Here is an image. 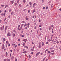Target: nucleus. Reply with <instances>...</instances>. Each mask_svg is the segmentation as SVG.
Segmentation results:
<instances>
[{"label": "nucleus", "instance_id": "0e129e2a", "mask_svg": "<svg viewBox=\"0 0 61 61\" xmlns=\"http://www.w3.org/2000/svg\"><path fill=\"white\" fill-rule=\"evenodd\" d=\"M47 60H48V59H47L46 60V61H47Z\"/></svg>", "mask_w": 61, "mask_h": 61}, {"label": "nucleus", "instance_id": "39448f33", "mask_svg": "<svg viewBox=\"0 0 61 61\" xmlns=\"http://www.w3.org/2000/svg\"><path fill=\"white\" fill-rule=\"evenodd\" d=\"M7 36H11V34H10V33L9 32L7 33Z\"/></svg>", "mask_w": 61, "mask_h": 61}, {"label": "nucleus", "instance_id": "4be33fe9", "mask_svg": "<svg viewBox=\"0 0 61 61\" xmlns=\"http://www.w3.org/2000/svg\"><path fill=\"white\" fill-rule=\"evenodd\" d=\"M8 54V53H7V52H6V56H7V55Z\"/></svg>", "mask_w": 61, "mask_h": 61}, {"label": "nucleus", "instance_id": "4468645a", "mask_svg": "<svg viewBox=\"0 0 61 61\" xmlns=\"http://www.w3.org/2000/svg\"><path fill=\"white\" fill-rule=\"evenodd\" d=\"M36 11V10H35V9H34L33 10V11L32 12V13H34V12H36V11Z\"/></svg>", "mask_w": 61, "mask_h": 61}, {"label": "nucleus", "instance_id": "ea45409f", "mask_svg": "<svg viewBox=\"0 0 61 61\" xmlns=\"http://www.w3.org/2000/svg\"><path fill=\"white\" fill-rule=\"evenodd\" d=\"M1 6L2 7H4V5H1Z\"/></svg>", "mask_w": 61, "mask_h": 61}, {"label": "nucleus", "instance_id": "58836bf2", "mask_svg": "<svg viewBox=\"0 0 61 61\" xmlns=\"http://www.w3.org/2000/svg\"><path fill=\"white\" fill-rule=\"evenodd\" d=\"M3 15H4V14L2 13V14H1V16H3Z\"/></svg>", "mask_w": 61, "mask_h": 61}, {"label": "nucleus", "instance_id": "aec40b11", "mask_svg": "<svg viewBox=\"0 0 61 61\" xmlns=\"http://www.w3.org/2000/svg\"><path fill=\"white\" fill-rule=\"evenodd\" d=\"M7 26H6V27L5 28V30H6L7 29Z\"/></svg>", "mask_w": 61, "mask_h": 61}, {"label": "nucleus", "instance_id": "37998d69", "mask_svg": "<svg viewBox=\"0 0 61 61\" xmlns=\"http://www.w3.org/2000/svg\"><path fill=\"white\" fill-rule=\"evenodd\" d=\"M28 26H29V25H30V23H28L27 24Z\"/></svg>", "mask_w": 61, "mask_h": 61}, {"label": "nucleus", "instance_id": "338daca9", "mask_svg": "<svg viewBox=\"0 0 61 61\" xmlns=\"http://www.w3.org/2000/svg\"><path fill=\"white\" fill-rule=\"evenodd\" d=\"M10 51L11 52H12V50H10Z\"/></svg>", "mask_w": 61, "mask_h": 61}, {"label": "nucleus", "instance_id": "69168bd1", "mask_svg": "<svg viewBox=\"0 0 61 61\" xmlns=\"http://www.w3.org/2000/svg\"><path fill=\"white\" fill-rule=\"evenodd\" d=\"M57 44H58L59 43V42L58 41H57L56 42Z\"/></svg>", "mask_w": 61, "mask_h": 61}, {"label": "nucleus", "instance_id": "72a5a7b5", "mask_svg": "<svg viewBox=\"0 0 61 61\" xmlns=\"http://www.w3.org/2000/svg\"><path fill=\"white\" fill-rule=\"evenodd\" d=\"M24 25V24H22L21 25V27H23V25Z\"/></svg>", "mask_w": 61, "mask_h": 61}, {"label": "nucleus", "instance_id": "c756f323", "mask_svg": "<svg viewBox=\"0 0 61 61\" xmlns=\"http://www.w3.org/2000/svg\"><path fill=\"white\" fill-rule=\"evenodd\" d=\"M6 20V18H5L4 19V21L5 22V21Z\"/></svg>", "mask_w": 61, "mask_h": 61}, {"label": "nucleus", "instance_id": "8fccbe9b", "mask_svg": "<svg viewBox=\"0 0 61 61\" xmlns=\"http://www.w3.org/2000/svg\"><path fill=\"white\" fill-rule=\"evenodd\" d=\"M28 13H30V10H28Z\"/></svg>", "mask_w": 61, "mask_h": 61}, {"label": "nucleus", "instance_id": "4c0bfd02", "mask_svg": "<svg viewBox=\"0 0 61 61\" xmlns=\"http://www.w3.org/2000/svg\"><path fill=\"white\" fill-rule=\"evenodd\" d=\"M16 47H17V45H15V46L14 47L15 48H16Z\"/></svg>", "mask_w": 61, "mask_h": 61}, {"label": "nucleus", "instance_id": "13d9d810", "mask_svg": "<svg viewBox=\"0 0 61 61\" xmlns=\"http://www.w3.org/2000/svg\"><path fill=\"white\" fill-rule=\"evenodd\" d=\"M50 39H49L48 40V41L49 42H50Z\"/></svg>", "mask_w": 61, "mask_h": 61}, {"label": "nucleus", "instance_id": "09e8293b", "mask_svg": "<svg viewBox=\"0 0 61 61\" xmlns=\"http://www.w3.org/2000/svg\"><path fill=\"white\" fill-rule=\"evenodd\" d=\"M17 5V3H15V6H16V5Z\"/></svg>", "mask_w": 61, "mask_h": 61}, {"label": "nucleus", "instance_id": "4d7b16f0", "mask_svg": "<svg viewBox=\"0 0 61 61\" xmlns=\"http://www.w3.org/2000/svg\"><path fill=\"white\" fill-rule=\"evenodd\" d=\"M18 41H19H19H20V39H18Z\"/></svg>", "mask_w": 61, "mask_h": 61}, {"label": "nucleus", "instance_id": "774afa93", "mask_svg": "<svg viewBox=\"0 0 61 61\" xmlns=\"http://www.w3.org/2000/svg\"><path fill=\"white\" fill-rule=\"evenodd\" d=\"M27 27L28 28H29V26H27Z\"/></svg>", "mask_w": 61, "mask_h": 61}, {"label": "nucleus", "instance_id": "bf43d9fd", "mask_svg": "<svg viewBox=\"0 0 61 61\" xmlns=\"http://www.w3.org/2000/svg\"><path fill=\"white\" fill-rule=\"evenodd\" d=\"M25 50V49H23V51H24Z\"/></svg>", "mask_w": 61, "mask_h": 61}, {"label": "nucleus", "instance_id": "7ed1b4c3", "mask_svg": "<svg viewBox=\"0 0 61 61\" xmlns=\"http://www.w3.org/2000/svg\"><path fill=\"white\" fill-rule=\"evenodd\" d=\"M41 43L39 42V46H38L39 48H41Z\"/></svg>", "mask_w": 61, "mask_h": 61}, {"label": "nucleus", "instance_id": "f3484780", "mask_svg": "<svg viewBox=\"0 0 61 61\" xmlns=\"http://www.w3.org/2000/svg\"><path fill=\"white\" fill-rule=\"evenodd\" d=\"M28 56L29 57V58H31V56H30V55H29Z\"/></svg>", "mask_w": 61, "mask_h": 61}, {"label": "nucleus", "instance_id": "5701e85b", "mask_svg": "<svg viewBox=\"0 0 61 61\" xmlns=\"http://www.w3.org/2000/svg\"><path fill=\"white\" fill-rule=\"evenodd\" d=\"M11 17V16L10 15H9L8 16V18H10V17Z\"/></svg>", "mask_w": 61, "mask_h": 61}, {"label": "nucleus", "instance_id": "5fc2aeb1", "mask_svg": "<svg viewBox=\"0 0 61 61\" xmlns=\"http://www.w3.org/2000/svg\"><path fill=\"white\" fill-rule=\"evenodd\" d=\"M48 7H46V9H48Z\"/></svg>", "mask_w": 61, "mask_h": 61}, {"label": "nucleus", "instance_id": "e433bc0d", "mask_svg": "<svg viewBox=\"0 0 61 61\" xmlns=\"http://www.w3.org/2000/svg\"><path fill=\"white\" fill-rule=\"evenodd\" d=\"M6 59H5L4 60V61H6Z\"/></svg>", "mask_w": 61, "mask_h": 61}, {"label": "nucleus", "instance_id": "2eb2a0df", "mask_svg": "<svg viewBox=\"0 0 61 61\" xmlns=\"http://www.w3.org/2000/svg\"><path fill=\"white\" fill-rule=\"evenodd\" d=\"M29 5H32V3H31V2L30 1L29 2Z\"/></svg>", "mask_w": 61, "mask_h": 61}, {"label": "nucleus", "instance_id": "ddd939ff", "mask_svg": "<svg viewBox=\"0 0 61 61\" xmlns=\"http://www.w3.org/2000/svg\"><path fill=\"white\" fill-rule=\"evenodd\" d=\"M24 48H26L28 49V46H24Z\"/></svg>", "mask_w": 61, "mask_h": 61}, {"label": "nucleus", "instance_id": "bb28decb", "mask_svg": "<svg viewBox=\"0 0 61 61\" xmlns=\"http://www.w3.org/2000/svg\"><path fill=\"white\" fill-rule=\"evenodd\" d=\"M6 44H8L9 43V42H8V41H6Z\"/></svg>", "mask_w": 61, "mask_h": 61}, {"label": "nucleus", "instance_id": "9b49d317", "mask_svg": "<svg viewBox=\"0 0 61 61\" xmlns=\"http://www.w3.org/2000/svg\"><path fill=\"white\" fill-rule=\"evenodd\" d=\"M9 6L8 5H5V8H6V7H8Z\"/></svg>", "mask_w": 61, "mask_h": 61}, {"label": "nucleus", "instance_id": "a18cd8bd", "mask_svg": "<svg viewBox=\"0 0 61 61\" xmlns=\"http://www.w3.org/2000/svg\"><path fill=\"white\" fill-rule=\"evenodd\" d=\"M10 59H8V60H7V61H10Z\"/></svg>", "mask_w": 61, "mask_h": 61}, {"label": "nucleus", "instance_id": "a878e982", "mask_svg": "<svg viewBox=\"0 0 61 61\" xmlns=\"http://www.w3.org/2000/svg\"><path fill=\"white\" fill-rule=\"evenodd\" d=\"M53 4H52L51 5V8H53Z\"/></svg>", "mask_w": 61, "mask_h": 61}, {"label": "nucleus", "instance_id": "49530a36", "mask_svg": "<svg viewBox=\"0 0 61 61\" xmlns=\"http://www.w3.org/2000/svg\"><path fill=\"white\" fill-rule=\"evenodd\" d=\"M45 40H46V36H45Z\"/></svg>", "mask_w": 61, "mask_h": 61}, {"label": "nucleus", "instance_id": "473e14b6", "mask_svg": "<svg viewBox=\"0 0 61 61\" xmlns=\"http://www.w3.org/2000/svg\"><path fill=\"white\" fill-rule=\"evenodd\" d=\"M51 52H54V50H53L52 51H51Z\"/></svg>", "mask_w": 61, "mask_h": 61}, {"label": "nucleus", "instance_id": "b1692460", "mask_svg": "<svg viewBox=\"0 0 61 61\" xmlns=\"http://www.w3.org/2000/svg\"><path fill=\"white\" fill-rule=\"evenodd\" d=\"M3 15L4 17L5 16V13H4V14H3Z\"/></svg>", "mask_w": 61, "mask_h": 61}, {"label": "nucleus", "instance_id": "603ef678", "mask_svg": "<svg viewBox=\"0 0 61 61\" xmlns=\"http://www.w3.org/2000/svg\"><path fill=\"white\" fill-rule=\"evenodd\" d=\"M22 37H24V36L23 35H22Z\"/></svg>", "mask_w": 61, "mask_h": 61}, {"label": "nucleus", "instance_id": "c9c22d12", "mask_svg": "<svg viewBox=\"0 0 61 61\" xmlns=\"http://www.w3.org/2000/svg\"><path fill=\"white\" fill-rule=\"evenodd\" d=\"M19 0H18L17 1V3H19Z\"/></svg>", "mask_w": 61, "mask_h": 61}, {"label": "nucleus", "instance_id": "2f4dec72", "mask_svg": "<svg viewBox=\"0 0 61 61\" xmlns=\"http://www.w3.org/2000/svg\"><path fill=\"white\" fill-rule=\"evenodd\" d=\"M46 59V57H45L44 59L43 60H42V61H44V60H45V59Z\"/></svg>", "mask_w": 61, "mask_h": 61}, {"label": "nucleus", "instance_id": "c03bdc74", "mask_svg": "<svg viewBox=\"0 0 61 61\" xmlns=\"http://www.w3.org/2000/svg\"><path fill=\"white\" fill-rule=\"evenodd\" d=\"M40 31H41L42 30V29L41 28H40Z\"/></svg>", "mask_w": 61, "mask_h": 61}, {"label": "nucleus", "instance_id": "dca6fc26", "mask_svg": "<svg viewBox=\"0 0 61 61\" xmlns=\"http://www.w3.org/2000/svg\"><path fill=\"white\" fill-rule=\"evenodd\" d=\"M14 57L13 56H12L11 57V59L12 60H13L14 59Z\"/></svg>", "mask_w": 61, "mask_h": 61}, {"label": "nucleus", "instance_id": "412c9836", "mask_svg": "<svg viewBox=\"0 0 61 61\" xmlns=\"http://www.w3.org/2000/svg\"><path fill=\"white\" fill-rule=\"evenodd\" d=\"M14 0H13L11 1V3L12 4H13V3H14Z\"/></svg>", "mask_w": 61, "mask_h": 61}, {"label": "nucleus", "instance_id": "9d476101", "mask_svg": "<svg viewBox=\"0 0 61 61\" xmlns=\"http://www.w3.org/2000/svg\"><path fill=\"white\" fill-rule=\"evenodd\" d=\"M27 39H24V40H23V41H27Z\"/></svg>", "mask_w": 61, "mask_h": 61}, {"label": "nucleus", "instance_id": "0eeeda50", "mask_svg": "<svg viewBox=\"0 0 61 61\" xmlns=\"http://www.w3.org/2000/svg\"><path fill=\"white\" fill-rule=\"evenodd\" d=\"M27 53V52L26 51H25L24 52H22V53H23V54H26Z\"/></svg>", "mask_w": 61, "mask_h": 61}, {"label": "nucleus", "instance_id": "cd10ccee", "mask_svg": "<svg viewBox=\"0 0 61 61\" xmlns=\"http://www.w3.org/2000/svg\"><path fill=\"white\" fill-rule=\"evenodd\" d=\"M9 10V12H11V9Z\"/></svg>", "mask_w": 61, "mask_h": 61}, {"label": "nucleus", "instance_id": "f8f14e48", "mask_svg": "<svg viewBox=\"0 0 61 61\" xmlns=\"http://www.w3.org/2000/svg\"><path fill=\"white\" fill-rule=\"evenodd\" d=\"M23 3H25V2H26V1L25 0H24L23 1Z\"/></svg>", "mask_w": 61, "mask_h": 61}, {"label": "nucleus", "instance_id": "6e6552de", "mask_svg": "<svg viewBox=\"0 0 61 61\" xmlns=\"http://www.w3.org/2000/svg\"><path fill=\"white\" fill-rule=\"evenodd\" d=\"M19 6H20V7H22V5H21V4H20L19 5Z\"/></svg>", "mask_w": 61, "mask_h": 61}, {"label": "nucleus", "instance_id": "7c9ffc66", "mask_svg": "<svg viewBox=\"0 0 61 61\" xmlns=\"http://www.w3.org/2000/svg\"><path fill=\"white\" fill-rule=\"evenodd\" d=\"M3 40H4V41L5 42V39L4 38L3 39Z\"/></svg>", "mask_w": 61, "mask_h": 61}, {"label": "nucleus", "instance_id": "6ab92c4d", "mask_svg": "<svg viewBox=\"0 0 61 61\" xmlns=\"http://www.w3.org/2000/svg\"><path fill=\"white\" fill-rule=\"evenodd\" d=\"M12 35L13 37H15V34H13Z\"/></svg>", "mask_w": 61, "mask_h": 61}, {"label": "nucleus", "instance_id": "864d4df0", "mask_svg": "<svg viewBox=\"0 0 61 61\" xmlns=\"http://www.w3.org/2000/svg\"><path fill=\"white\" fill-rule=\"evenodd\" d=\"M34 6H35V5L33 4V7H34Z\"/></svg>", "mask_w": 61, "mask_h": 61}, {"label": "nucleus", "instance_id": "680f3d73", "mask_svg": "<svg viewBox=\"0 0 61 61\" xmlns=\"http://www.w3.org/2000/svg\"><path fill=\"white\" fill-rule=\"evenodd\" d=\"M44 43H43L42 44V46H44Z\"/></svg>", "mask_w": 61, "mask_h": 61}, {"label": "nucleus", "instance_id": "f704fd0d", "mask_svg": "<svg viewBox=\"0 0 61 61\" xmlns=\"http://www.w3.org/2000/svg\"><path fill=\"white\" fill-rule=\"evenodd\" d=\"M51 54L52 55H54V54H55V53H51Z\"/></svg>", "mask_w": 61, "mask_h": 61}, {"label": "nucleus", "instance_id": "c85d7f7f", "mask_svg": "<svg viewBox=\"0 0 61 61\" xmlns=\"http://www.w3.org/2000/svg\"><path fill=\"white\" fill-rule=\"evenodd\" d=\"M48 54H49L50 53V51H48Z\"/></svg>", "mask_w": 61, "mask_h": 61}, {"label": "nucleus", "instance_id": "6e6d98bb", "mask_svg": "<svg viewBox=\"0 0 61 61\" xmlns=\"http://www.w3.org/2000/svg\"><path fill=\"white\" fill-rule=\"evenodd\" d=\"M11 56H12V55H11V54H10V56L11 57Z\"/></svg>", "mask_w": 61, "mask_h": 61}, {"label": "nucleus", "instance_id": "f257e3e1", "mask_svg": "<svg viewBox=\"0 0 61 61\" xmlns=\"http://www.w3.org/2000/svg\"><path fill=\"white\" fill-rule=\"evenodd\" d=\"M20 25H18V27L17 29L18 30H19V31H20L21 29H22V27H21L19 28H20Z\"/></svg>", "mask_w": 61, "mask_h": 61}, {"label": "nucleus", "instance_id": "a211bd4d", "mask_svg": "<svg viewBox=\"0 0 61 61\" xmlns=\"http://www.w3.org/2000/svg\"><path fill=\"white\" fill-rule=\"evenodd\" d=\"M25 18H26V20H28V19H29L28 18H27V16H26V17Z\"/></svg>", "mask_w": 61, "mask_h": 61}, {"label": "nucleus", "instance_id": "de8ad7c7", "mask_svg": "<svg viewBox=\"0 0 61 61\" xmlns=\"http://www.w3.org/2000/svg\"><path fill=\"white\" fill-rule=\"evenodd\" d=\"M48 49H46L45 51L46 52V51H48Z\"/></svg>", "mask_w": 61, "mask_h": 61}, {"label": "nucleus", "instance_id": "e2e57ef3", "mask_svg": "<svg viewBox=\"0 0 61 61\" xmlns=\"http://www.w3.org/2000/svg\"><path fill=\"white\" fill-rule=\"evenodd\" d=\"M15 61H17V59H16V58Z\"/></svg>", "mask_w": 61, "mask_h": 61}, {"label": "nucleus", "instance_id": "3c124183", "mask_svg": "<svg viewBox=\"0 0 61 61\" xmlns=\"http://www.w3.org/2000/svg\"><path fill=\"white\" fill-rule=\"evenodd\" d=\"M48 44V42H46V44Z\"/></svg>", "mask_w": 61, "mask_h": 61}, {"label": "nucleus", "instance_id": "393cba45", "mask_svg": "<svg viewBox=\"0 0 61 61\" xmlns=\"http://www.w3.org/2000/svg\"><path fill=\"white\" fill-rule=\"evenodd\" d=\"M24 26V27L26 26H27V24H25Z\"/></svg>", "mask_w": 61, "mask_h": 61}, {"label": "nucleus", "instance_id": "423d86ee", "mask_svg": "<svg viewBox=\"0 0 61 61\" xmlns=\"http://www.w3.org/2000/svg\"><path fill=\"white\" fill-rule=\"evenodd\" d=\"M5 48V45L4 44H3L2 45V49H4Z\"/></svg>", "mask_w": 61, "mask_h": 61}, {"label": "nucleus", "instance_id": "a19ab883", "mask_svg": "<svg viewBox=\"0 0 61 61\" xmlns=\"http://www.w3.org/2000/svg\"><path fill=\"white\" fill-rule=\"evenodd\" d=\"M31 50L32 51H34V49H31Z\"/></svg>", "mask_w": 61, "mask_h": 61}, {"label": "nucleus", "instance_id": "052dcab7", "mask_svg": "<svg viewBox=\"0 0 61 61\" xmlns=\"http://www.w3.org/2000/svg\"><path fill=\"white\" fill-rule=\"evenodd\" d=\"M45 7H43V9H45Z\"/></svg>", "mask_w": 61, "mask_h": 61}, {"label": "nucleus", "instance_id": "20e7f679", "mask_svg": "<svg viewBox=\"0 0 61 61\" xmlns=\"http://www.w3.org/2000/svg\"><path fill=\"white\" fill-rule=\"evenodd\" d=\"M4 25L3 26V28L2 27H0V30H3V31L4 30Z\"/></svg>", "mask_w": 61, "mask_h": 61}, {"label": "nucleus", "instance_id": "79ce46f5", "mask_svg": "<svg viewBox=\"0 0 61 61\" xmlns=\"http://www.w3.org/2000/svg\"><path fill=\"white\" fill-rule=\"evenodd\" d=\"M22 45L23 46H25V43L23 44H22Z\"/></svg>", "mask_w": 61, "mask_h": 61}, {"label": "nucleus", "instance_id": "f03ea898", "mask_svg": "<svg viewBox=\"0 0 61 61\" xmlns=\"http://www.w3.org/2000/svg\"><path fill=\"white\" fill-rule=\"evenodd\" d=\"M52 27H53V25H51L50 26H49V27L48 28L49 31H50L51 29H52Z\"/></svg>", "mask_w": 61, "mask_h": 61}, {"label": "nucleus", "instance_id": "1a4fd4ad", "mask_svg": "<svg viewBox=\"0 0 61 61\" xmlns=\"http://www.w3.org/2000/svg\"><path fill=\"white\" fill-rule=\"evenodd\" d=\"M40 54V52H39L37 53L36 55V56H38V55H39V54Z\"/></svg>", "mask_w": 61, "mask_h": 61}]
</instances>
